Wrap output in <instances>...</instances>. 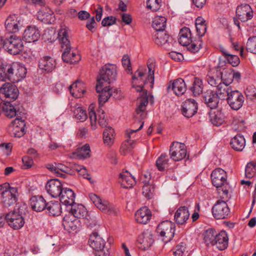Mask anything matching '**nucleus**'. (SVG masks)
<instances>
[{
    "label": "nucleus",
    "mask_w": 256,
    "mask_h": 256,
    "mask_svg": "<svg viewBox=\"0 0 256 256\" xmlns=\"http://www.w3.org/2000/svg\"><path fill=\"white\" fill-rule=\"evenodd\" d=\"M148 73L146 69L144 67H140L132 76V87L137 92H142V96L140 98L138 106L136 110L134 116L135 120L140 124V126L137 129L127 130L126 134L127 140L122 144L120 152L122 154L125 155L131 152L134 148V140L131 138H134V134L138 131L140 130L144 126L143 120L146 118V106L148 104L147 91H142L144 85L149 82L152 87L154 83V64L151 62L148 64Z\"/></svg>",
    "instance_id": "nucleus-1"
},
{
    "label": "nucleus",
    "mask_w": 256,
    "mask_h": 256,
    "mask_svg": "<svg viewBox=\"0 0 256 256\" xmlns=\"http://www.w3.org/2000/svg\"><path fill=\"white\" fill-rule=\"evenodd\" d=\"M26 68L18 62L8 64L0 60V80L17 82L25 78Z\"/></svg>",
    "instance_id": "nucleus-2"
},
{
    "label": "nucleus",
    "mask_w": 256,
    "mask_h": 256,
    "mask_svg": "<svg viewBox=\"0 0 256 256\" xmlns=\"http://www.w3.org/2000/svg\"><path fill=\"white\" fill-rule=\"evenodd\" d=\"M117 76L116 66L114 64H106L100 70L98 77L96 88L101 90L102 85L107 86L116 80Z\"/></svg>",
    "instance_id": "nucleus-3"
},
{
    "label": "nucleus",
    "mask_w": 256,
    "mask_h": 256,
    "mask_svg": "<svg viewBox=\"0 0 256 256\" xmlns=\"http://www.w3.org/2000/svg\"><path fill=\"white\" fill-rule=\"evenodd\" d=\"M90 246L95 250L96 256H108V248L105 246L104 240L97 232H92L89 238Z\"/></svg>",
    "instance_id": "nucleus-4"
},
{
    "label": "nucleus",
    "mask_w": 256,
    "mask_h": 256,
    "mask_svg": "<svg viewBox=\"0 0 256 256\" xmlns=\"http://www.w3.org/2000/svg\"><path fill=\"white\" fill-rule=\"evenodd\" d=\"M90 201L94 206L103 213L108 214H114L116 212V208L108 201L103 200L95 194H89Z\"/></svg>",
    "instance_id": "nucleus-5"
},
{
    "label": "nucleus",
    "mask_w": 256,
    "mask_h": 256,
    "mask_svg": "<svg viewBox=\"0 0 256 256\" xmlns=\"http://www.w3.org/2000/svg\"><path fill=\"white\" fill-rule=\"evenodd\" d=\"M2 48L11 54L16 55L21 52L24 48L22 40L16 36H12L4 41Z\"/></svg>",
    "instance_id": "nucleus-6"
},
{
    "label": "nucleus",
    "mask_w": 256,
    "mask_h": 256,
    "mask_svg": "<svg viewBox=\"0 0 256 256\" xmlns=\"http://www.w3.org/2000/svg\"><path fill=\"white\" fill-rule=\"evenodd\" d=\"M156 230L162 237V240L166 243L174 236L175 224L171 221L166 220L159 224Z\"/></svg>",
    "instance_id": "nucleus-7"
},
{
    "label": "nucleus",
    "mask_w": 256,
    "mask_h": 256,
    "mask_svg": "<svg viewBox=\"0 0 256 256\" xmlns=\"http://www.w3.org/2000/svg\"><path fill=\"white\" fill-rule=\"evenodd\" d=\"M97 92L100 94L99 96L98 101L100 106L108 100L110 96L115 98H120L121 97L120 92L116 88H110L109 86L102 85L101 90H98L96 86Z\"/></svg>",
    "instance_id": "nucleus-8"
},
{
    "label": "nucleus",
    "mask_w": 256,
    "mask_h": 256,
    "mask_svg": "<svg viewBox=\"0 0 256 256\" xmlns=\"http://www.w3.org/2000/svg\"><path fill=\"white\" fill-rule=\"evenodd\" d=\"M6 218L8 226L14 230L20 229L25 224L24 216L16 210L8 212L6 216Z\"/></svg>",
    "instance_id": "nucleus-9"
},
{
    "label": "nucleus",
    "mask_w": 256,
    "mask_h": 256,
    "mask_svg": "<svg viewBox=\"0 0 256 256\" xmlns=\"http://www.w3.org/2000/svg\"><path fill=\"white\" fill-rule=\"evenodd\" d=\"M18 192L16 187L9 186L2 192V202L5 207L14 204L18 200Z\"/></svg>",
    "instance_id": "nucleus-10"
},
{
    "label": "nucleus",
    "mask_w": 256,
    "mask_h": 256,
    "mask_svg": "<svg viewBox=\"0 0 256 256\" xmlns=\"http://www.w3.org/2000/svg\"><path fill=\"white\" fill-rule=\"evenodd\" d=\"M171 158L174 161H180L186 156V149L184 144L177 142H172L170 149Z\"/></svg>",
    "instance_id": "nucleus-11"
},
{
    "label": "nucleus",
    "mask_w": 256,
    "mask_h": 256,
    "mask_svg": "<svg viewBox=\"0 0 256 256\" xmlns=\"http://www.w3.org/2000/svg\"><path fill=\"white\" fill-rule=\"evenodd\" d=\"M212 210L214 217L217 220L226 218L230 213V210L224 200H218Z\"/></svg>",
    "instance_id": "nucleus-12"
},
{
    "label": "nucleus",
    "mask_w": 256,
    "mask_h": 256,
    "mask_svg": "<svg viewBox=\"0 0 256 256\" xmlns=\"http://www.w3.org/2000/svg\"><path fill=\"white\" fill-rule=\"evenodd\" d=\"M22 26V20L18 15L10 14L5 21L6 30L10 33L18 32L20 27Z\"/></svg>",
    "instance_id": "nucleus-13"
},
{
    "label": "nucleus",
    "mask_w": 256,
    "mask_h": 256,
    "mask_svg": "<svg viewBox=\"0 0 256 256\" xmlns=\"http://www.w3.org/2000/svg\"><path fill=\"white\" fill-rule=\"evenodd\" d=\"M62 182L58 179H52L48 180L46 185V190L50 196L57 198L63 190Z\"/></svg>",
    "instance_id": "nucleus-14"
},
{
    "label": "nucleus",
    "mask_w": 256,
    "mask_h": 256,
    "mask_svg": "<svg viewBox=\"0 0 256 256\" xmlns=\"http://www.w3.org/2000/svg\"><path fill=\"white\" fill-rule=\"evenodd\" d=\"M62 224L65 230L71 232H76L81 226L79 219L76 218L72 214H68L63 218Z\"/></svg>",
    "instance_id": "nucleus-15"
},
{
    "label": "nucleus",
    "mask_w": 256,
    "mask_h": 256,
    "mask_svg": "<svg viewBox=\"0 0 256 256\" xmlns=\"http://www.w3.org/2000/svg\"><path fill=\"white\" fill-rule=\"evenodd\" d=\"M230 94L226 100L228 104L232 110H239L244 102V96L238 90H233Z\"/></svg>",
    "instance_id": "nucleus-16"
},
{
    "label": "nucleus",
    "mask_w": 256,
    "mask_h": 256,
    "mask_svg": "<svg viewBox=\"0 0 256 256\" xmlns=\"http://www.w3.org/2000/svg\"><path fill=\"white\" fill-rule=\"evenodd\" d=\"M236 16L242 22H247L252 18L253 10L249 4H242L236 8Z\"/></svg>",
    "instance_id": "nucleus-17"
},
{
    "label": "nucleus",
    "mask_w": 256,
    "mask_h": 256,
    "mask_svg": "<svg viewBox=\"0 0 256 256\" xmlns=\"http://www.w3.org/2000/svg\"><path fill=\"white\" fill-rule=\"evenodd\" d=\"M211 179L214 186L216 188H220L227 182V174L224 170L218 168L212 172Z\"/></svg>",
    "instance_id": "nucleus-18"
},
{
    "label": "nucleus",
    "mask_w": 256,
    "mask_h": 256,
    "mask_svg": "<svg viewBox=\"0 0 256 256\" xmlns=\"http://www.w3.org/2000/svg\"><path fill=\"white\" fill-rule=\"evenodd\" d=\"M198 110V104L195 100L189 98L183 102L182 106V114L186 118H191Z\"/></svg>",
    "instance_id": "nucleus-19"
},
{
    "label": "nucleus",
    "mask_w": 256,
    "mask_h": 256,
    "mask_svg": "<svg viewBox=\"0 0 256 256\" xmlns=\"http://www.w3.org/2000/svg\"><path fill=\"white\" fill-rule=\"evenodd\" d=\"M138 241L140 244V248L142 250L148 248L154 242L152 232L148 230H144L139 236Z\"/></svg>",
    "instance_id": "nucleus-20"
},
{
    "label": "nucleus",
    "mask_w": 256,
    "mask_h": 256,
    "mask_svg": "<svg viewBox=\"0 0 256 256\" xmlns=\"http://www.w3.org/2000/svg\"><path fill=\"white\" fill-rule=\"evenodd\" d=\"M153 38L157 45L164 46L165 48H168L170 44L172 42V38L170 37L164 30L156 32L154 34Z\"/></svg>",
    "instance_id": "nucleus-21"
},
{
    "label": "nucleus",
    "mask_w": 256,
    "mask_h": 256,
    "mask_svg": "<svg viewBox=\"0 0 256 256\" xmlns=\"http://www.w3.org/2000/svg\"><path fill=\"white\" fill-rule=\"evenodd\" d=\"M40 36L39 29L36 26H29L24 31L23 36L27 42H34L37 41Z\"/></svg>",
    "instance_id": "nucleus-22"
},
{
    "label": "nucleus",
    "mask_w": 256,
    "mask_h": 256,
    "mask_svg": "<svg viewBox=\"0 0 256 256\" xmlns=\"http://www.w3.org/2000/svg\"><path fill=\"white\" fill-rule=\"evenodd\" d=\"M167 89L168 92L173 91L177 96L182 95L186 90V82L182 78H178L172 83L170 82Z\"/></svg>",
    "instance_id": "nucleus-23"
},
{
    "label": "nucleus",
    "mask_w": 256,
    "mask_h": 256,
    "mask_svg": "<svg viewBox=\"0 0 256 256\" xmlns=\"http://www.w3.org/2000/svg\"><path fill=\"white\" fill-rule=\"evenodd\" d=\"M0 93L10 100H15L18 96V91L16 86L9 83H5L0 88Z\"/></svg>",
    "instance_id": "nucleus-24"
},
{
    "label": "nucleus",
    "mask_w": 256,
    "mask_h": 256,
    "mask_svg": "<svg viewBox=\"0 0 256 256\" xmlns=\"http://www.w3.org/2000/svg\"><path fill=\"white\" fill-rule=\"evenodd\" d=\"M38 18L45 24H51L55 20L54 14L48 7H42L38 12Z\"/></svg>",
    "instance_id": "nucleus-25"
},
{
    "label": "nucleus",
    "mask_w": 256,
    "mask_h": 256,
    "mask_svg": "<svg viewBox=\"0 0 256 256\" xmlns=\"http://www.w3.org/2000/svg\"><path fill=\"white\" fill-rule=\"evenodd\" d=\"M55 60L50 56H45L39 61V68L43 72L46 73L52 72L56 66Z\"/></svg>",
    "instance_id": "nucleus-26"
},
{
    "label": "nucleus",
    "mask_w": 256,
    "mask_h": 256,
    "mask_svg": "<svg viewBox=\"0 0 256 256\" xmlns=\"http://www.w3.org/2000/svg\"><path fill=\"white\" fill-rule=\"evenodd\" d=\"M62 48L64 50L62 58L64 62L72 64L79 61L80 56L77 54L76 52L72 50L70 45H68V46H65L64 48Z\"/></svg>",
    "instance_id": "nucleus-27"
},
{
    "label": "nucleus",
    "mask_w": 256,
    "mask_h": 256,
    "mask_svg": "<svg viewBox=\"0 0 256 256\" xmlns=\"http://www.w3.org/2000/svg\"><path fill=\"white\" fill-rule=\"evenodd\" d=\"M151 216V212L146 206L141 208L135 214L136 220L142 224H147L150 220Z\"/></svg>",
    "instance_id": "nucleus-28"
},
{
    "label": "nucleus",
    "mask_w": 256,
    "mask_h": 256,
    "mask_svg": "<svg viewBox=\"0 0 256 256\" xmlns=\"http://www.w3.org/2000/svg\"><path fill=\"white\" fill-rule=\"evenodd\" d=\"M71 94L76 98H80L84 95L86 92L84 84L80 81L76 80L69 86Z\"/></svg>",
    "instance_id": "nucleus-29"
},
{
    "label": "nucleus",
    "mask_w": 256,
    "mask_h": 256,
    "mask_svg": "<svg viewBox=\"0 0 256 256\" xmlns=\"http://www.w3.org/2000/svg\"><path fill=\"white\" fill-rule=\"evenodd\" d=\"M58 198H60L62 203L68 207L70 205L74 204L75 194L71 189L65 188H63L60 196Z\"/></svg>",
    "instance_id": "nucleus-30"
},
{
    "label": "nucleus",
    "mask_w": 256,
    "mask_h": 256,
    "mask_svg": "<svg viewBox=\"0 0 256 256\" xmlns=\"http://www.w3.org/2000/svg\"><path fill=\"white\" fill-rule=\"evenodd\" d=\"M190 217L188 208L185 206L180 207L176 212L174 218L176 222L179 224H185Z\"/></svg>",
    "instance_id": "nucleus-31"
},
{
    "label": "nucleus",
    "mask_w": 256,
    "mask_h": 256,
    "mask_svg": "<svg viewBox=\"0 0 256 256\" xmlns=\"http://www.w3.org/2000/svg\"><path fill=\"white\" fill-rule=\"evenodd\" d=\"M228 234L225 231H221L215 236V240L214 246L220 250H225L228 246Z\"/></svg>",
    "instance_id": "nucleus-32"
},
{
    "label": "nucleus",
    "mask_w": 256,
    "mask_h": 256,
    "mask_svg": "<svg viewBox=\"0 0 256 256\" xmlns=\"http://www.w3.org/2000/svg\"><path fill=\"white\" fill-rule=\"evenodd\" d=\"M30 204L32 210L36 212H42L46 210L47 203L42 196H32L30 200Z\"/></svg>",
    "instance_id": "nucleus-33"
},
{
    "label": "nucleus",
    "mask_w": 256,
    "mask_h": 256,
    "mask_svg": "<svg viewBox=\"0 0 256 256\" xmlns=\"http://www.w3.org/2000/svg\"><path fill=\"white\" fill-rule=\"evenodd\" d=\"M122 186L126 188H132L136 183L134 178L128 171L122 172L120 176Z\"/></svg>",
    "instance_id": "nucleus-34"
},
{
    "label": "nucleus",
    "mask_w": 256,
    "mask_h": 256,
    "mask_svg": "<svg viewBox=\"0 0 256 256\" xmlns=\"http://www.w3.org/2000/svg\"><path fill=\"white\" fill-rule=\"evenodd\" d=\"M68 210L69 212L68 214H72L79 220L83 217L86 212V209L82 204L74 202L68 207Z\"/></svg>",
    "instance_id": "nucleus-35"
},
{
    "label": "nucleus",
    "mask_w": 256,
    "mask_h": 256,
    "mask_svg": "<svg viewBox=\"0 0 256 256\" xmlns=\"http://www.w3.org/2000/svg\"><path fill=\"white\" fill-rule=\"evenodd\" d=\"M69 34L70 30L66 26H62L58 34V38L62 48H64L66 46H68V45H70Z\"/></svg>",
    "instance_id": "nucleus-36"
},
{
    "label": "nucleus",
    "mask_w": 256,
    "mask_h": 256,
    "mask_svg": "<svg viewBox=\"0 0 256 256\" xmlns=\"http://www.w3.org/2000/svg\"><path fill=\"white\" fill-rule=\"evenodd\" d=\"M232 91L229 86L220 82L217 86V89L215 93L219 99L227 100L228 97L230 96V93Z\"/></svg>",
    "instance_id": "nucleus-37"
},
{
    "label": "nucleus",
    "mask_w": 256,
    "mask_h": 256,
    "mask_svg": "<svg viewBox=\"0 0 256 256\" xmlns=\"http://www.w3.org/2000/svg\"><path fill=\"white\" fill-rule=\"evenodd\" d=\"M204 98L206 103L210 108L214 109L217 107L219 98L216 93L212 90L207 91Z\"/></svg>",
    "instance_id": "nucleus-38"
},
{
    "label": "nucleus",
    "mask_w": 256,
    "mask_h": 256,
    "mask_svg": "<svg viewBox=\"0 0 256 256\" xmlns=\"http://www.w3.org/2000/svg\"><path fill=\"white\" fill-rule=\"evenodd\" d=\"M192 40V34L190 29L186 27L182 28L179 32L178 42L184 46L188 45Z\"/></svg>",
    "instance_id": "nucleus-39"
},
{
    "label": "nucleus",
    "mask_w": 256,
    "mask_h": 256,
    "mask_svg": "<svg viewBox=\"0 0 256 256\" xmlns=\"http://www.w3.org/2000/svg\"><path fill=\"white\" fill-rule=\"evenodd\" d=\"M103 139L104 144L110 146L114 141V131L110 126L106 127L103 132Z\"/></svg>",
    "instance_id": "nucleus-40"
},
{
    "label": "nucleus",
    "mask_w": 256,
    "mask_h": 256,
    "mask_svg": "<svg viewBox=\"0 0 256 256\" xmlns=\"http://www.w3.org/2000/svg\"><path fill=\"white\" fill-rule=\"evenodd\" d=\"M230 144L234 150L242 151L245 146V139L242 135H236L231 140Z\"/></svg>",
    "instance_id": "nucleus-41"
},
{
    "label": "nucleus",
    "mask_w": 256,
    "mask_h": 256,
    "mask_svg": "<svg viewBox=\"0 0 256 256\" xmlns=\"http://www.w3.org/2000/svg\"><path fill=\"white\" fill-rule=\"evenodd\" d=\"M46 209L49 214L52 216H60L62 212V206L58 202L47 203Z\"/></svg>",
    "instance_id": "nucleus-42"
},
{
    "label": "nucleus",
    "mask_w": 256,
    "mask_h": 256,
    "mask_svg": "<svg viewBox=\"0 0 256 256\" xmlns=\"http://www.w3.org/2000/svg\"><path fill=\"white\" fill-rule=\"evenodd\" d=\"M224 116L221 110H216L210 114V120L216 126H219L224 122Z\"/></svg>",
    "instance_id": "nucleus-43"
},
{
    "label": "nucleus",
    "mask_w": 256,
    "mask_h": 256,
    "mask_svg": "<svg viewBox=\"0 0 256 256\" xmlns=\"http://www.w3.org/2000/svg\"><path fill=\"white\" fill-rule=\"evenodd\" d=\"M166 18L164 16H156L152 20V26L156 32L164 30L166 26Z\"/></svg>",
    "instance_id": "nucleus-44"
},
{
    "label": "nucleus",
    "mask_w": 256,
    "mask_h": 256,
    "mask_svg": "<svg viewBox=\"0 0 256 256\" xmlns=\"http://www.w3.org/2000/svg\"><path fill=\"white\" fill-rule=\"evenodd\" d=\"M170 164V158L168 156L164 154H162L156 161V166L160 171L164 170L168 168Z\"/></svg>",
    "instance_id": "nucleus-45"
},
{
    "label": "nucleus",
    "mask_w": 256,
    "mask_h": 256,
    "mask_svg": "<svg viewBox=\"0 0 256 256\" xmlns=\"http://www.w3.org/2000/svg\"><path fill=\"white\" fill-rule=\"evenodd\" d=\"M202 42L200 38H198V40H195L191 42L188 45H186L187 50L192 54H196L198 52L200 49L202 48Z\"/></svg>",
    "instance_id": "nucleus-46"
},
{
    "label": "nucleus",
    "mask_w": 256,
    "mask_h": 256,
    "mask_svg": "<svg viewBox=\"0 0 256 256\" xmlns=\"http://www.w3.org/2000/svg\"><path fill=\"white\" fill-rule=\"evenodd\" d=\"M96 104H92L88 108L89 118L90 122L91 127L92 130H96L97 128V116L94 110Z\"/></svg>",
    "instance_id": "nucleus-47"
},
{
    "label": "nucleus",
    "mask_w": 256,
    "mask_h": 256,
    "mask_svg": "<svg viewBox=\"0 0 256 256\" xmlns=\"http://www.w3.org/2000/svg\"><path fill=\"white\" fill-rule=\"evenodd\" d=\"M2 108L6 116L12 118L16 114V111L14 107L9 102H6L2 104Z\"/></svg>",
    "instance_id": "nucleus-48"
},
{
    "label": "nucleus",
    "mask_w": 256,
    "mask_h": 256,
    "mask_svg": "<svg viewBox=\"0 0 256 256\" xmlns=\"http://www.w3.org/2000/svg\"><path fill=\"white\" fill-rule=\"evenodd\" d=\"M90 146L89 144H86L82 147L77 149L75 154L80 159L86 158L90 156Z\"/></svg>",
    "instance_id": "nucleus-49"
},
{
    "label": "nucleus",
    "mask_w": 256,
    "mask_h": 256,
    "mask_svg": "<svg viewBox=\"0 0 256 256\" xmlns=\"http://www.w3.org/2000/svg\"><path fill=\"white\" fill-rule=\"evenodd\" d=\"M190 90L193 92L194 96L200 95L202 92V80L197 78H194L192 86L190 88Z\"/></svg>",
    "instance_id": "nucleus-50"
},
{
    "label": "nucleus",
    "mask_w": 256,
    "mask_h": 256,
    "mask_svg": "<svg viewBox=\"0 0 256 256\" xmlns=\"http://www.w3.org/2000/svg\"><path fill=\"white\" fill-rule=\"evenodd\" d=\"M74 116L80 122H84L88 118L86 110L80 106L76 107L74 110Z\"/></svg>",
    "instance_id": "nucleus-51"
},
{
    "label": "nucleus",
    "mask_w": 256,
    "mask_h": 256,
    "mask_svg": "<svg viewBox=\"0 0 256 256\" xmlns=\"http://www.w3.org/2000/svg\"><path fill=\"white\" fill-rule=\"evenodd\" d=\"M216 234L214 230L212 228L207 230L204 236V240L207 245L212 244L214 245L215 240Z\"/></svg>",
    "instance_id": "nucleus-52"
},
{
    "label": "nucleus",
    "mask_w": 256,
    "mask_h": 256,
    "mask_svg": "<svg viewBox=\"0 0 256 256\" xmlns=\"http://www.w3.org/2000/svg\"><path fill=\"white\" fill-rule=\"evenodd\" d=\"M232 71L231 70H225L222 72V81L223 84H226L229 86L232 82L233 76Z\"/></svg>",
    "instance_id": "nucleus-53"
},
{
    "label": "nucleus",
    "mask_w": 256,
    "mask_h": 256,
    "mask_svg": "<svg viewBox=\"0 0 256 256\" xmlns=\"http://www.w3.org/2000/svg\"><path fill=\"white\" fill-rule=\"evenodd\" d=\"M256 165L254 162H249L247 164L245 169V175L246 178H252L256 173Z\"/></svg>",
    "instance_id": "nucleus-54"
},
{
    "label": "nucleus",
    "mask_w": 256,
    "mask_h": 256,
    "mask_svg": "<svg viewBox=\"0 0 256 256\" xmlns=\"http://www.w3.org/2000/svg\"><path fill=\"white\" fill-rule=\"evenodd\" d=\"M246 49L248 52L256 54V36H252L248 39Z\"/></svg>",
    "instance_id": "nucleus-55"
},
{
    "label": "nucleus",
    "mask_w": 256,
    "mask_h": 256,
    "mask_svg": "<svg viewBox=\"0 0 256 256\" xmlns=\"http://www.w3.org/2000/svg\"><path fill=\"white\" fill-rule=\"evenodd\" d=\"M147 8L152 11L158 10L161 6V0H147Z\"/></svg>",
    "instance_id": "nucleus-56"
},
{
    "label": "nucleus",
    "mask_w": 256,
    "mask_h": 256,
    "mask_svg": "<svg viewBox=\"0 0 256 256\" xmlns=\"http://www.w3.org/2000/svg\"><path fill=\"white\" fill-rule=\"evenodd\" d=\"M154 192V186L149 184H144L142 188V194L144 196L148 198H150Z\"/></svg>",
    "instance_id": "nucleus-57"
},
{
    "label": "nucleus",
    "mask_w": 256,
    "mask_h": 256,
    "mask_svg": "<svg viewBox=\"0 0 256 256\" xmlns=\"http://www.w3.org/2000/svg\"><path fill=\"white\" fill-rule=\"evenodd\" d=\"M10 128H12V134L14 137L20 138L25 134V128H21L18 127L17 126H11V124Z\"/></svg>",
    "instance_id": "nucleus-58"
},
{
    "label": "nucleus",
    "mask_w": 256,
    "mask_h": 256,
    "mask_svg": "<svg viewBox=\"0 0 256 256\" xmlns=\"http://www.w3.org/2000/svg\"><path fill=\"white\" fill-rule=\"evenodd\" d=\"M98 122L100 126H106L107 124L106 118V114L104 110L101 108L98 111Z\"/></svg>",
    "instance_id": "nucleus-59"
},
{
    "label": "nucleus",
    "mask_w": 256,
    "mask_h": 256,
    "mask_svg": "<svg viewBox=\"0 0 256 256\" xmlns=\"http://www.w3.org/2000/svg\"><path fill=\"white\" fill-rule=\"evenodd\" d=\"M122 64L125 70L128 72H131L132 66L130 58L128 55L125 54L123 56L122 60Z\"/></svg>",
    "instance_id": "nucleus-60"
},
{
    "label": "nucleus",
    "mask_w": 256,
    "mask_h": 256,
    "mask_svg": "<svg viewBox=\"0 0 256 256\" xmlns=\"http://www.w3.org/2000/svg\"><path fill=\"white\" fill-rule=\"evenodd\" d=\"M228 183H226L224 186H222L220 188H217L218 191L219 195L222 198H226L228 197Z\"/></svg>",
    "instance_id": "nucleus-61"
},
{
    "label": "nucleus",
    "mask_w": 256,
    "mask_h": 256,
    "mask_svg": "<svg viewBox=\"0 0 256 256\" xmlns=\"http://www.w3.org/2000/svg\"><path fill=\"white\" fill-rule=\"evenodd\" d=\"M226 59L228 62L233 66H238L240 62L239 58L236 55L230 54L228 57H226Z\"/></svg>",
    "instance_id": "nucleus-62"
},
{
    "label": "nucleus",
    "mask_w": 256,
    "mask_h": 256,
    "mask_svg": "<svg viewBox=\"0 0 256 256\" xmlns=\"http://www.w3.org/2000/svg\"><path fill=\"white\" fill-rule=\"evenodd\" d=\"M115 23L116 18L112 16H108L104 18L102 22V24L104 26H110L114 24Z\"/></svg>",
    "instance_id": "nucleus-63"
},
{
    "label": "nucleus",
    "mask_w": 256,
    "mask_h": 256,
    "mask_svg": "<svg viewBox=\"0 0 256 256\" xmlns=\"http://www.w3.org/2000/svg\"><path fill=\"white\" fill-rule=\"evenodd\" d=\"M185 246L183 243H180L176 246L175 251L174 252V256H182L185 250Z\"/></svg>",
    "instance_id": "nucleus-64"
}]
</instances>
